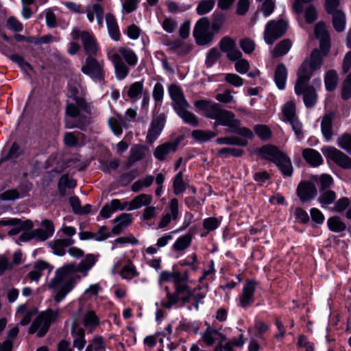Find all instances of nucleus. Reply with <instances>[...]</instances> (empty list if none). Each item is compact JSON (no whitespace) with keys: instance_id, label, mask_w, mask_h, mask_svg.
<instances>
[{"instance_id":"f257e3e1","label":"nucleus","mask_w":351,"mask_h":351,"mask_svg":"<svg viewBox=\"0 0 351 351\" xmlns=\"http://www.w3.org/2000/svg\"><path fill=\"white\" fill-rule=\"evenodd\" d=\"M97 260V257L95 255L88 254L80 263L66 264L56 270L54 276L49 282L48 287L53 290V298L57 303L62 301L81 279L77 273L86 276Z\"/></svg>"},{"instance_id":"f03ea898","label":"nucleus","mask_w":351,"mask_h":351,"mask_svg":"<svg viewBox=\"0 0 351 351\" xmlns=\"http://www.w3.org/2000/svg\"><path fill=\"white\" fill-rule=\"evenodd\" d=\"M107 57L113 64L116 77L119 80L128 76L130 72L128 66H134L138 62L136 53L125 46L109 48L107 50Z\"/></svg>"},{"instance_id":"7ed1b4c3","label":"nucleus","mask_w":351,"mask_h":351,"mask_svg":"<svg viewBox=\"0 0 351 351\" xmlns=\"http://www.w3.org/2000/svg\"><path fill=\"white\" fill-rule=\"evenodd\" d=\"M322 51L313 50L310 57L306 58L301 64L298 71V79L294 88L296 95H300L301 94L302 87L308 84L313 73L321 68L323 58L328 51L325 48Z\"/></svg>"},{"instance_id":"20e7f679","label":"nucleus","mask_w":351,"mask_h":351,"mask_svg":"<svg viewBox=\"0 0 351 351\" xmlns=\"http://www.w3.org/2000/svg\"><path fill=\"white\" fill-rule=\"evenodd\" d=\"M260 157L273 162L285 176H291L293 167L290 158L276 147L265 145L258 151Z\"/></svg>"},{"instance_id":"39448f33","label":"nucleus","mask_w":351,"mask_h":351,"mask_svg":"<svg viewBox=\"0 0 351 351\" xmlns=\"http://www.w3.org/2000/svg\"><path fill=\"white\" fill-rule=\"evenodd\" d=\"M60 310L48 309L42 312L34 320L29 328V333H36L38 337H42L48 332L51 324L55 322L60 317Z\"/></svg>"},{"instance_id":"423d86ee","label":"nucleus","mask_w":351,"mask_h":351,"mask_svg":"<svg viewBox=\"0 0 351 351\" xmlns=\"http://www.w3.org/2000/svg\"><path fill=\"white\" fill-rule=\"evenodd\" d=\"M283 121L289 122L299 141L303 138L302 125L296 116L295 104L293 101H288L282 106Z\"/></svg>"},{"instance_id":"0eeeda50","label":"nucleus","mask_w":351,"mask_h":351,"mask_svg":"<svg viewBox=\"0 0 351 351\" xmlns=\"http://www.w3.org/2000/svg\"><path fill=\"white\" fill-rule=\"evenodd\" d=\"M287 26V22L284 20L269 21L264 32L265 42L268 45H272L285 33Z\"/></svg>"},{"instance_id":"6e6552de","label":"nucleus","mask_w":351,"mask_h":351,"mask_svg":"<svg viewBox=\"0 0 351 351\" xmlns=\"http://www.w3.org/2000/svg\"><path fill=\"white\" fill-rule=\"evenodd\" d=\"M209 25V21L205 17L201 18L196 23L193 34L198 45H205L213 40L214 34L210 31Z\"/></svg>"},{"instance_id":"1a4fd4ad","label":"nucleus","mask_w":351,"mask_h":351,"mask_svg":"<svg viewBox=\"0 0 351 351\" xmlns=\"http://www.w3.org/2000/svg\"><path fill=\"white\" fill-rule=\"evenodd\" d=\"M82 72L89 76L94 81L101 82L105 77L103 64L99 63L95 58L88 56L82 66Z\"/></svg>"},{"instance_id":"9d476101","label":"nucleus","mask_w":351,"mask_h":351,"mask_svg":"<svg viewBox=\"0 0 351 351\" xmlns=\"http://www.w3.org/2000/svg\"><path fill=\"white\" fill-rule=\"evenodd\" d=\"M188 280L189 276L186 272L181 274L174 270L172 271H162L159 276V282L160 283L164 282H173L175 286V290L176 289L177 291V293H181L186 289L184 282Z\"/></svg>"},{"instance_id":"9b49d317","label":"nucleus","mask_w":351,"mask_h":351,"mask_svg":"<svg viewBox=\"0 0 351 351\" xmlns=\"http://www.w3.org/2000/svg\"><path fill=\"white\" fill-rule=\"evenodd\" d=\"M166 123V116L160 114L153 118L147 130L145 142L152 145L160 136Z\"/></svg>"},{"instance_id":"f8f14e48","label":"nucleus","mask_w":351,"mask_h":351,"mask_svg":"<svg viewBox=\"0 0 351 351\" xmlns=\"http://www.w3.org/2000/svg\"><path fill=\"white\" fill-rule=\"evenodd\" d=\"M71 34L73 39L81 38L84 50L89 56L92 57V56L97 54L98 51L97 44L91 33L85 31L80 32L77 29H73Z\"/></svg>"},{"instance_id":"ddd939ff","label":"nucleus","mask_w":351,"mask_h":351,"mask_svg":"<svg viewBox=\"0 0 351 351\" xmlns=\"http://www.w3.org/2000/svg\"><path fill=\"white\" fill-rule=\"evenodd\" d=\"M186 289L181 293H177L176 289L173 294L169 292V289L165 287L167 291V301L162 302L161 305L166 308H170L173 305L176 304L181 302L182 304L189 303L192 299L191 290L185 284Z\"/></svg>"},{"instance_id":"4468645a","label":"nucleus","mask_w":351,"mask_h":351,"mask_svg":"<svg viewBox=\"0 0 351 351\" xmlns=\"http://www.w3.org/2000/svg\"><path fill=\"white\" fill-rule=\"evenodd\" d=\"M325 156L343 169L351 168V158L334 147H327L324 149Z\"/></svg>"},{"instance_id":"2eb2a0df","label":"nucleus","mask_w":351,"mask_h":351,"mask_svg":"<svg viewBox=\"0 0 351 351\" xmlns=\"http://www.w3.org/2000/svg\"><path fill=\"white\" fill-rule=\"evenodd\" d=\"M221 51L226 54L227 58L230 61H236L242 57V53L237 48L235 41L230 37L225 36L219 43Z\"/></svg>"},{"instance_id":"dca6fc26","label":"nucleus","mask_w":351,"mask_h":351,"mask_svg":"<svg viewBox=\"0 0 351 351\" xmlns=\"http://www.w3.org/2000/svg\"><path fill=\"white\" fill-rule=\"evenodd\" d=\"M256 283L255 281H247L243 286L242 293L239 298V305L242 308H247L254 301V295L256 290Z\"/></svg>"},{"instance_id":"f3484780","label":"nucleus","mask_w":351,"mask_h":351,"mask_svg":"<svg viewBox=\"0 0 351 351\" xmlns=\"http://www.w3.org/2000/svg\"><path fill=\"white\" fill-rule=\"evenodd\" d=\"M180 142V140L176 139L174 141H168L158 145L154 150V156L158 160H165L169 154L176 152Z\"/></svg>"},{"instance_id":"a211bd4d","label":"nucleus","mask_w":351,"mask_h":351,"mask_svg":"<svg viewBox=\"0 0 351 351\" xmlns=\"http://www.w3.org/2000/svg\"><path fill=\"white\" fill-rule=\"evenodd\" d=\"M194 104L197 108L204 112V114L206 117L215 120L221 110V106L218 104L211 102L208 100H198L196 101Z\"/></svg>"},{"instance_id":"6ab92c4d","label":"nucleus","mask_w":351,"mask_h":351,"mask_svg":"<svg viewBox=\"0 0 351 351\" xmlns=\"http://www.w3.org/2000/svg\"><path fill=\"white\" fill-rule=\"evenodd\" d=\"M219 125L232 129V128L241 125V122L234 118V114L232 112L221 108L215 119L214 126L217 127Z\"/></svg>"},{"instance_id":"aec40b11","label":"nucleus","mask_w":351,"mask_h":351,"mask_svg":"<svg viewBox=\"0 0 351 351\" xmlns=\"http://www.w3.org/2000/svg\"><path fill=\"white\" fill-rule=\"evenodd\" d=\"M297 194L302 202H308L316 196L317 189L313 183L303 182L298 186Z\"/></svg>"},{"instance_id":"412c9836","label":"nucleus","mask_w":351,"mask_h":351,"mask_svg":"<svg viewBox=\"0 0 351 351\" xmlns=\"http://www.w3.org/2000/svg\"><path fill=\"white\" fill-rule=\"evenodd\" d=\"M169 93L173 101V107L176 110L182 108H188L189 104L185 99L181 88L177 85H171Z\"/></svg>"},{"instance_id":"4be33fe9","label":"nucleus","mask_w":351,"mask_h":351,"mask_svg":"<svg viewBox=\"0 0 351 351\" xmlns=\"http://www.w3.org/2000/svg\"><path fill=\"white\" fill-rule=\"evenodd\" d=\"M74 242L72 238H64L53 240L48 245L55 255L62 256L66 253L65 248L72 245Z\"/></svg>"},{"instance_id":"5701e85b","label":"nucleus","mask_w":351,"mask_h":351,"mask_svg":"<svg viewBox=\"0 0 351 351\" xmlns=\"http://www.w3.org/2000/svg\"><path fill=\"white\" fill-rule=\"evenodd\" d=\"M71 335L73 339V346L81 351L86 345L85 331L78 324L73 323L71 327Z\"/></svg>"},{"instance_id":"b1692460","label":"nucleus","mask_w":351,"mask_h":351,"mask_svg":"<svg viewBox=\"0 0 351 351\" xmlns=\"http://www.w3.org/2000/svg\"><path fill=\"white\" fill-rule=\"evenodd\" d=\"M54 233L53 223L50 220H43L41 228L34 230L35 239L44 241L52 237Z\"/></svg>"},{"instance_id":"393cba45","label":"nucleus","mask_w":351,"mask_h":351,"mask_svg":"<svg viewBox=\"0 0 351 351\" xmlns=\"http://www.w3.org/2000/svg\"><path fill=\"white\" fill-rule=\"evenodd\" d=\"M170 213H167L162 216L158 223V228L167 227L171 220H176L178 217V201L173 198L169 202Z\"/></svg>"},{"instance_id":"a878e982","label":"nucleus","mask_w":351,"mask_h":351,"mask_svg":"<svg viewBox=\"0 0 351 351\" xmlns=\"http://www.w3.org/2000/svg\"><path fill=\"white\" fill-rule=\"evenodd\" d=\"M128 205L127 202L121 204L119 199H112L110 203L106 204L101 210L100 215L102 217L109 218L112 214L117 210H124Z\"/></svg>"},{"instance_id":"bb28decb","label":"nucleus","mask_w":351,"mask_h":351,"mask_svg":"<svg viewBox=\"0 0 351 351\" xmlns=\"http://www.w3.org/2000/svg\"><path fill=\"white\" fill-rule=\"evenodd\" d=\"M315 34L316 37L320 41V47L322 49L324 48L326 51H329L330 43L329 36L326 29L325 24L322 22H319L315 27Z\"/></svg>"},{"instance_id":"cd10ccee","label":"nucleus","mask_w":351,"mask_h":351,"mask_svg":"<svg viewBox=\"0 0 351 351\" xmlns=\"http://www.w3.org/2000/svg\"><path fill=\"white\" fill-rule=\"evenodd\" d=\"M36 314L34 308H28L25 304L20 305L16 312V317L20 319V324L27 325L32 317Z\"/></svg>"},{"instance_id":"c85d7f7f","label":"nucleus","mask_w":351,"mask_h":351,"mask_svg":"<svg viewBox=\"0 0 351 351\" xmlns=\"http://www.w3.org/2000/svg\"><path fill=\"white\" fill-rule=\"evenodd\" d=\"M202 338L208 346H212L215 342H218L219 344L221 341H226V336L224 335L212 328H208L206 330L203 334Z\"/></svg>"},{"instance_id":"c756f323","label":"nucleus","mask_w":351,"mask_h":351,"mask_svg":"<svg viewBox=\"0 0 351 351\" xmlns=\"http://www.w3.org/2000/svg\"><path fill=\"white\" fill-rule=\"evenodd\" d=\"M302 156L304 160L311 166L317 167L323 162L321 154L315 149L306 148L302 151Z\"/></svg>"},{"instance_id":"7c9ffc66","label":"nucleus","mask_w":351,"mask_h":351,"mask_svg":"<svg viewBox=\"0 0 351 351\" xmlns=\"http://www.w3.org/2000/svg\"><path fill=\"white\" fill-rule=\"evenodd\" d=\"M302 92L300 95L303 94V100L305 106L307 108H311L314 106L317 100V95L315 88L313 86H304L302 89Z\"/></svg>"},{"instance_id":"2f4dec72","label":"nucleus","mask_w":351,"mask_h":351,"mask_svg":"<svg viewBox=\"0 0 351 351\" xmlns=\"http://www.w3.org/2000/svg\"><path fill=\"white\" fill-rule=\"evenodd\" d=\"M152 196L149 194L142 193L136 196L129 204V210H136L142 206H147L152 202Z\"/></svg>"},{"instance_id":"473e14b6","label":"nucleus","mask_w":351,"mask_h":351,"mask_svg":"<svg viewBox=\"0 0 351 351\" xmlns=\"http://www.w3.org/2000/svg\"><path fill=\"white\" fill-rule=\"evenodd\" d=\"M87 18L90 22H93L96 16L97 23L99 26L103 25L104 11L98 3L93 4L86 8Z\"/></svg>"},{"instance_id":"72a5a7b5","label":"nucleus","mask_w":351,"mask_h":351,"mask_svg":"<svg viewBox=\"0 0 351 351\" xmlns=\"http://www.w3.org/2000/svg\"><path fill=\"white\" fill-rule=\"evenodd\" d=\"M108 124L112 132L117 136L122 134L123 128L128 127V124L124 118L120 114H117L114 117H111L108 120Z\"/></svg>"},{"instance_id":"f704fd0d","label":"nucleus","mask_w":351,"mask_h":351,"mask_svg":"<svg viewBox=\"0 0 351 351\" xmlns=\"http://www.w3.org/2000/svg\"><path fill=\"white\" fill-rule=\"evenodd\" d=\"M287 77V71L285 66L283 64H278L275 71L274 80L277 87L280 90L285 89Z\"/></svg>"},{"instance_id":"c9c22d12","label":"nucleus","mask_w":351,"mask_h":351,"mask_svg":"<svg viewBox=\"0 0 351 351\" xmlns=\"http://www.w3.org/2000/svg\"><path fill=\"white\" fill-rule=\"evenodd\" d=\"M106 22L108 34L114 40H119L120 38V32L116 19L110 13L106 15Z\"/></svg>"},{"instance_id":"e433bc0d","label":"nucleus","mask_w":351,"mask_h":351,"mask_svg":"<svg viewBox=\"0 0 351 351\" xmlns=\"http://www.w3.org/2000/svg\"><path fill=\"white\" fill-rule=\"evenodd\" d=\"M339 77L337 71L333 69L327 71L324 75V84L328 91L334 90L338 84Z\"/></svg>"},{"instance_id":"4c0bfd02","label":"nucleus","mask_w":351,"mask_h":351,"mask_svg":"<svg viewBox=\"0 0 351 351\" xmlns=\"http://www.w3.org/2000/svg\"><path fill=\"white\" fill-rule=\"evenodd\" d=\"M146 147L143 145H136L133 146L130 151V157L128 162L130 165H132L134 162L143 159L145 157Z\"/></svg>"},{"instance_id":"58836bf2","label":"nucleus","mask_w":351,"mask_h":351,"mask_svg":"<svg viewBox=\"0 0 351 351\" xmlns=\"http://www.w3.org/2000/svg\"><path fill=\"white\" fill-rule=\"evenodd\" d=\"M99 318L94 311H88L83 316V324L90 332L99 326Z\"/></svg>"},{"instance_id":"ea45409f","label":"nucleus","mask_w":351,"mask_h":351,"mask_svg":"<svg viewBox=\"0 0 351 351\" xmlns=\"http://www.w3.org/2000/svg\"><path fill=\"white\" fill-rule=\"evenodd\" d=\"M333 115L331 114H326L323 117L321 123L322 132L326 140H329L332 134V122Z\"/></svg>"},{"instance_id":"a19ab883","label":"nucleus","mask_w":351,"mask_h":351,"mask_svg":"<svg viewBox=\"0 0 351 351\" xmlns=\"http://www.w3.org/2000/svg\"><path fill=\"white\" fill-rule=\"evenodd\" d=\"M332 25L337 32H343L346 28V16L341 10H337L332 13Z\"/></svg>"},{"instance_id":"79ce46f5","label":"nucleus","mask_w":351,"mask_h":351,"mask_svg":"<svg viewBox=\"0 0 351 351\" xmlns=\"http://www.w3.org/2000/svg\"><path fill=\"white\" fill-rule=\"evenodd\" d=\"M192 235L189 233L180 237L173 243V249L175 251H183L191 245Z\"/></svg>"},{"instance_id":"37998d69","label":"nucleus","mask_w":351,"mask_h":351,"mask_svg":"<svg viewBox=\"0 0 351 351\" xmlns=\"http://www.w3.org/2000/svg\"><path fill=\"white\" fill-rule=\"evenodd\" d=\"M49 265L45 261H38L35 263L34 269L29 273V278L34 281H38L42 275V271L49 269Z\"/></svg>"},{"instance_id":"c03bdc74","label":"nucleus","mask_w":351,"mask_h":351,"mask_svg":"<svg viewBox=\"0 0 351 351\" xmlns=\"http://www.w3.org/2000/svg\"><path fill=\"white\" fill-rule=\"evenodd\" d=\"M193 138L199 143H204L215 137L217 134L210 130H196L191 134Z\"/></svg>"},{"instance_id":"a18cd8bd","label":"nucleus","mask_w":351,"mask_h":351,"mask_svg":"<svg viewBox=\"0 0 351 351\" xmlns=\"http://www.w3.org/2000/svg\"><path fill=\"white\" fill-rule=\"evenodd\" d=\"M330 230L341 232L346 230V226L339 217H330L327 221Z\"/></svg>"},{"instance_id":"49530a36","label":"nucleus","mask_w":351,"mask_h":351,"mask_svg":"<svg viewBox=\"0 0 351 351\" xmlns=\"http://www.w3.org/2000/svg\"><path fill=\"white\" fill-rule=\"evenodd\" d=\"M173 193L178 195L182 193L186 189V184L183 181L182 171H179L173 179Z\"/></svg>"},{"instance_id":"de8ad7c7","label":"nucleus","mask_w":351,"mask_h":351,"mask_svg":"<svg viewBox=\"0 0 351 351\" xmlns=\"http://www.w3.org/2000/svg\"><path fill=\"white\" fill-rule=\"evenodd\" d=\"M187 108H182L179 110H176L178 114L182 119V120L193 125L197 126L198 125V121L195 115L186 110Z\"/></svg>"},{"instance_id":"09e8293b","label":"nucleus","mask_w":351,"mask_h":351,"mask_svg":"<svg viewBox=\"0 0 351 351\" xmlns=\"http://www.w3.org/2000/svg\"><path fill=\"white\" fill-rule=\"evenodd\" d=\"M221 56V52L217 48H211L208 51L206 56V66L208 68L213 66L220 59Z\"/></svg>"},{"instance_id":"8fccbe9b","label":"nucleus","mask_w":351,"mask_h":351,"mask_svg":"<svg viewBox=\"0 0 351 351\" xmlns=\"http://www.w3.org/2000/svg\"><path fill=\"white\" fill-rule=\"evenodd\" d=\"M291 47V41L288 39H285L276 45L273 54L276 57L282 56L288 53Z\"/></svg>"},{"instance_id":"3c124183","label":"nucleus","mask_w":351,"mask_h":351,"mask_svg":"<svg viewBox=\"0 0 351 351\" xmlns=\"http://www.w3.org/2000/svg\"><path fill=\"white\" fill-rule=\"evenodd\" d=\"M12 228L8 232V234L10 236L18 234L20 232L23 231L25 228H32V223L31 221H27L22 222L21 220L17 219L16 221L12 224Z\"/></svg>"},{"instance_id":"603ef678","label":"nucleus","mask_w":351,"mask_h":351,"mask_svg":"<svg viewBox=\"0 0 351 351\" xmlns=\"http://www.w3.org/2000/svg\"><path fill=\"white\" fill-rule=\"evenodd\" d=\"M143 83L142 82H136L129 86L127 95L130 99L136 100L143 93Z\"/></svg>"},{"instance_id":"864d4df0","label":"nucleus","mask_w":351,"mask_h":351,"mask_svg":"<svg viewBox=\"0 0 351 351\" xmlns=\"http://www.w3.org/2000/svg\"><path fill=\"white\" fill-rule=\"evenodd\" d=\"M215 2L214 0H203L198 4L196 10L199 15H204L210 12L214 6Z\"/></svg>"},{"instance_id":"5fc2aeb1","label":"nucleus","mask_w":351,"mask_h":351,"mask_svg":"<svg viewBox=\"0 0 351 351\" xmlns=\"http://www.w3.org/2000/svg\"><path fill=\"white\" fill-rule=\"evenodd\" d=\"M221 220L216 217H208L203 221V227L206 230L205 234H202V236L206 235L209 232L216 230L220 225Z\"/></svg>"},{"instance_id":"6e6d98bb","label":"nucleus","mask_w":351,"mask_h":351,"mask_svg":"<svg viewBox=\"0 0 351 351\" xmlns=\"http://www.w3.org/2000/svg\"><path fill=\"white\" fill-rule=\"evenodd\" d=\"M336 199V194L332 191H326L321 193L318 198L319 202L324 207L325 205L331 204Z\"/></svg>"},{"instance_id":"4d7b16f0","label":"nucleus","mask_w":351,"mask_h":351,"mask_svg":"<svg viewBox=\"0 0 351 351\" xmlns=\"http://www.w3.org/2000/svg\"><path fill=\"white\" fill-rule=\"evenodd\" d=\"M137 275L136 267L131 263L125 265L121 271V276L123 279L131 280Z\"/></svg>"},{"instance_id":"13d9d810","label":"nucleus","mask_w":351,"mask_h":351,"mask_svg":"<svg viewBox=\"0 0 351 351\" xmlns=\"http://www.w3.org/2000/svg\"><path fill=\"white\" fill-rule=\"evenodd\" d=\"M337 145L346 150L349 154H351V135L349 134H344L341 136L337 141Z\"/></svg>"},{"instance_id":"bf43d9fd","label":"nucleus","mask_w":351,"mask_h":351,"mask_svg":"<svg viewBox=\"0 0 351 351\" xmlns=\"http://www.w3.org/2000/svg\"><path fill=\"white\" fill-rule=\"evenodd\" d=\"M254 130L256 135L263 141L269 139L271 136V130L266 125H256L254 126Z\"/></svg>"},{"instance_id":"052dcab7","label":"nucleus","mask_w":351,"mask_h":351,"mask_svg":"<svg viewBox=\"0 0 351 351\" xmlns=\"http://www.w3.org/2000/svg\"><path fill=\"white\" fill-rule=\"evenodd\" d=\"M75 186V180L70 178L67 175L62 176L58 182V186L60 191H62V189L65 188L72 189L74 188Z\"/></svg>"},{"instance_id":"680f3d73","label":"nucleus","mask_w":351,"mask_h":351,"mask_svg":"<svg viewBox=\"0 0 351 351\" xmlns=\"http://www.w3.org/2000/svg\"><path fill=\"white\" fill-rule=\"evenodd\" d=\"M105 349V343L101 337H95L93 340V343L88 345L85 351H99Z\"/></svg>"},{"instance_id":"e2e57ef3","label":"nucleus","mask_w":351,"mask_h":351,"mask_svg":"<svg viewBox=\"0 0 351 351\" xmlns=\"http://www.w3.org/2000/svg\"><path fill=\"white\" fill-rule=\"evenodd\" d=\"M298 346L300 348H303L305 351H314V344L310 341L304 335H300L298 339Z\"/></svg>"},{"instance_id":"0e129e2a","label":"nucleus","mask_w":351,"mask_h":351,"mask_svg":"<svg viewBox=\"0 0 351 351\" xmlns=\"http://www.w3.org/2000/svg\"><path fill=\"white\" fill-rule=\"evenodd\" d=\"M9 58L12 61L16 63L25 71H27L32 69L30 64L27 62L20 55L15 53L10 55Z\"/></svg>"},{"instance_id":"69168bd1","label":"nucleus","mask_w":351,"mask_h":351,"mask_svg":"<svg viewBox=\"0 0 351 351\" xmlns=\"http://www.w3.org/2000/svg\"><path fill=\"white\" fill-rule=\"evenodd\" d=\"M234 67L235 70L241 73L245 74L250 69V64L247 60L243 59L242 57L239 58V59L236 60Z\"/></svg>"},{"instance_id":"338daca9","label":"nucleus","mask_w":351,"mask_h":351,"mask_svg":"<svg viewBox=\"0 0 351 351\" xmlns=\"http://www.w3.org/2000/svg\"><path fill=\"white\" fill-rule=\"evenodd\" d=\"M341 97L343 99L347 100L351 97V73L349 74L343 82Z\"/></svg>"},{"instance_id":"774afa93","label":"nucleus","mask_w":351,"mask_h":351,"mask_svg":"<svg viewBox=\"0 0 351 351\" xmlns=\"http://www.w3.org/2000/svg\"><path fill=\"white\" fill-rule=\"evenodd\" d=\"M225 80L226 82L236 87H240L243 84V80L235 73H226L225 75Z\"/></svg>"}]
</instances>
